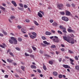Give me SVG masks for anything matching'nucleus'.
<instances>
[{
	"label": "nucleus",
	"instance_id": "7",
	"mask_svg": "<svg viewBox=\"0 0 79 79\" xmlns=\"http://www.w3.org/2000/svg\"><path fill=\"white\" fill-rule=\"evenodd\" d=\"M63 66L64 68H70V66H69L68 65L63 64Z\"/></svg>",
	"mask_w": 79,
	"mask_h": 79
},
{
	"label": "nucleus",
	"instance_id": "8",
	"mask_svg": "<svg viewBox=\"0 0 79 79\" xmlns=\"http://www.w3.org/2000/svg\"><path fill=\"white\" fill-rule=\"evenodd\" d=\"M52 25L53 26H54V27H56L58 25V24L56 22H54L52 23Z\"/></svg>",
	"mask_w": 79,
	"mask_h": 79
},
{
	"label": "nucleus",
	"instance_id": "36",
	"mask_svg": "<svg viewBox=\"0 0 79 79\" xmlns=\"http://www.w3.org/2000/svg\"><path fill=\"white\" fill-rule=\"evenodd\" d=\"M57 32L58 33H59V34H63V33H62V32L60 30H58L57 31Z\"/></svg>",
	"mask_w": 79,
	"mask_h": 79
},
{
	"label": "nucleus",
	"instance_id": "39",
	"mask_svg": "<svg viewBox=\"0 0 79 79\" xmlns=\"http://www.w3.org/2000/svg\"><path fill=\"white\" fill-rule=\"evenodd\" d=\"M66 6L68 7H70V6H71V5H70L69 3H67L66 4Z\"/></svg>",
	"mask_w": 79,
	"mask_h": 79
},
{
	"label": "nucleus",
	"instance_id": "63",
	"mask_svg": "<svg viewBox=\"0 0 79 79\" xmlns=\"http://www.w3.org/2000/svg\"><path fill=\"white\" fill-rule=\"evenodd\" d=\"M62 51V52H64V48H62V49H60Z\"/></svg>",
	"mask_w": 79,
	"mask_h": 79
},
{
	"label": "nucleus",
	"instance_id": "43",
	"mask_svg": "<svg viewBox=\"0 0 79 79\" xmlns=\"http://www.w3.org/2000/svg\"><path fill=\"white\" fill-rule=\"evenodd\" d=\"M17 27L19 29H20L21 28H22V27L21 26H19V25H18L17 26Z\"/></svg>",
	"mask_w": 79,
	"mask_h": 79
},
{
	"label": "nucleus",
	"instance_id": "16",
	"mask_svg": "<svg viewBox=\"0 0 79 79\" xmlns=\"http://www.w3.org/2000/svg\"><path fill=\"white\" fill-rule=\"evenodd\" d=\"M43 43L45 44H46V45H50V43L47 42L46 41H43Z\"/></svg>",
	"mask_w": 79,
	"mask_h": 79
},
{
	"label": "nucleus",
	"instance_id": "21",
	"mask_svg": "<svg viewBox=\"0 0 79 79\" xmlns=\"http://www.w3.org/2000/svg\"><path fill=\"white\" fill-rule=\"evenodd\" d=\"M70 42V43L72 44H74V40L73 39H72Z\"/></svg>",
	"mask_w": 79,
	"mask_h": 79
},
{
	"label": "nucleus",
	"instance_id": "37",
	"mask_svg": "<svg viewBox=\"0 0 79 79\" xmlns=\"http://www.w3.org/2000/svg\"><path fill=\"white\" fill-rule=\"evenodd\" d=\"M9 42H10V44H13V40H10Z\"/></svg>",
	"mask_w": 79,
	"mask_h": 79
},
{
	"label": "nucleus",
	"instance_id": "6",
	"mask_svg": "<svg viewBox=\"0 0 79 79\" xmlns=\"http://www.w3.org/2000/svg\"><path fill=\"white\" fill-rule=\"evenodd\" d=\"M2 45H0V47H2V48H5V47H6V44H5L4 43H2Z\"/></svg>",
	"mask_w": 79,
	"mask_h": 79
},
{
	"label": "nucleus",
	"instance_id": "64",
	"mask_svg": "<svg viewBox=\"0 0 79 79\" xmlns=\"http://www.w3.org/2000/svg\"><path fill=\"white\" fill-rule=\"evenodd\" d=\"M2 6H6V4L5 3H2Z\"/></svg>",
	"mask_w": 79,
	"mask_h": 79
},
{
	"label": "nucleus",
	"instance_id": "13",
	"mask_svg": "<svg viewBox=\"0 0 79 79\" xmlns=\"http://www.w3.org/2000/svg\"><path fill=\"white\" fill-rule=\"evenodd\" d=\"M46 35H50L52 34V33L49 31H46L45 33Z\"/></svg>",
	"mask_w": 79,
	"mask_h": 79
},
{
	"label": "nucleus",
	"instance_id": "54",
	"mask_svg": "<svg viewBox=\"0 0 79 79\" xmlns=\"http://www.w3.org/2000/svg\"><path fill=\"white\" fill-rule=\"evenodd\" d=\"M25 56H29V54H28L26 53H25Z\"/></svg>",
	"mask_w": 79,
	"mask_h": 79
},
{
	"label": "nucleus",
	"instance_id": "12",
	"mask_svg": "<svg viewBox=\"0 0 79 79\" xmlns=\"http://www.w3.org/2000/svg\"><path fill=\"white\" fill-rule=\"evenodd\" d=\"M0 9H1V10H2V11H5V10H6V9H5V8L1 6H0Z\"/></svg>",
	"mask_w": 79,
	"mask_h": 79
},
{
	"label": "nucleus",
	"instance_id": "52",
	"mask_svg": "<svg viewBox=\"0 0 79 79\" xmlns=\"http://www.w3.org/2000/svg\"><path fill=\"white\" fill-rule=\"evenodd\" d=\"M11 51V49H8V50H7V53H8L10 51Z\"/></svg>",
	"mask_w": 79,
	"mask_h": 79
},
{
	"label": "nucleus",
	"instance_id": "51",
	"mask_svg": "<svg viewBox=\"0 0 79 79\" xmlns=\"http://www.w3.org/2000/svg\"><path fill=\"white\" fill-rule=\"evenodd\" d=\"M15 49L17 50H18L19 51H20V49H19V48L18 47H17L15 48Z\"/></svg>",
	"mask_w": 79,
	"mask_h": 79
},
{
	"label": "nucleus",
	"instance_id": "46",
	"mask_svg": "<svg viewBox=\"0 0 79 79\" xmlns=\"http://www.w3.org/2000/svg\"><path fill=\"white\" fill-rule=\"evenodd\" d=\"M71 5L73 6V7H75V6H76V5L74 3H72L71 4Z\"/></svg>",
	"mask_w": 79,
	"mask_h": 79
},
{
	"label": "nucleus",
	"instance_id": "44",
	"mask_svg": "<svg viewBox=\"0 0 79 79\" xmlns=\"http://www.w3.org/2000/svg\"><path fill=\"white\" fill-rule=\"evenodd\" d=\"M25 21L26 22V23H29L30 21L28 19H26L25 20Z\"/></svg>",
	"mask_w": 79,
	"mask_h": 79
},
{
	"label": "nucleus",
	"instance_id": "29",
	"mask_svg": "<svg viewBox=\"0 0 79 79\" xmlns=\"http://www.w3.org/2000/svg\"><path fill=\"white\" fill-rule=\"evenodd\" d=\"M75 69L77 70H79V66L77 65L75 66Z\"/></svg>",
	"mask_w": 79,
	"mask_h": 79
},
{
	"label": "nucleus",
	"instance_id": "17",
	"mask_svg": "<svg viewBox=\"0 0 79 79\" xmlns=\"http://www.w3.org/2000/svg\"><path fill=\"white\" fill-rule=\"evenodd\" d=\"M7 61L8 62H9V63H11L12 62H13V60L10 59H7Z\"/></svg>",
	"mask_w": 79,
	"mask_h": 79
},
{
	"label": "nucleus",
	"instance_id": "25",
	"mask_svg": "<svg viewBox=\"0 0 79 79\" xmlns=\"http://www.w3.org/2000/svg\"><path fill=\"white\" fill-rule=\"evenodd\" d=\"M30 37H31V39H35V38H36V36H34L33 35H31L30 36Z\"/></svg>",
	"mask_w": 79,
	"mask_h": 79
},
{
	"label": "nucleus",
	"instance_id": "38",
	"mask_svg": "<svg viewBox=\"0 0 79 79\" xmlns=\"http://www.w3.org/2000/svg\"><path fill=\"white\" fill-rule=\"evenodd\" d=\"M59 78H60V79H61V78H62V77H63V75H62L61 74H60L59 75Z\"/></svg>",
	"mask_w": 79,
	"mask_h": 79
},
{
	"label": "nucleus",
	"instance_id": "33",
	"mask_svg": "<svg viewBox=\"0 0 79 79\" xmlns=\"http://www.w3.org/2000/svg\"><path fill=\"white\" fill-rule=\"evenodd\" d=\"M14 44H18V41H17V40H15L14 41Z\"/></svg>",
	"mask_w": 79,
	"mask_h": 79
},
{
	"label": "nucleus",
	"instance_id": "61",
	"mask_svg": "<svg viewBox=\"0 0 79 79\" xmlns=\"http://www.w3.org/2000/svg\"><path fill=\"white\" fill-rule=\"evenodd\" d=\"M24 8H27V7H28L27 6V5H24Z\"/></svg>",
	"mask_w": 79,
	"mask_h": 79
},
{
	"label": "nucleus",
	"instance_id": "28",
	"mask_svg": "<svg viewBox=\"0 0 79 79\" xmlns=\"http://www.w3.org/2000/svg\"><path fill=\"white\" fill-rule=\"evenodd\" d=\"M63 38L64 39V40H65V41H67V40L68 39V37H67L66 36H63Z\"/></svg>",
	"mask_w": 79,
	"mask_h": 79
},
{
	"label": "nucleus",
	"instance_id": "27",
	"mask_svg": "<svg viewBox=\"0 0 79 79\" xmlns=\"http://www.w3.org/2000/svg\"><path fill=\"white\" fill-rule=\"evenodd\" d=\"M32 35H34V36H35V37H36V36H37V33H36L35 32H33L31 33Z\"/></svg>",
	"mask_w": 79,
	"mask_h": 79
},
{
	"label": "nucleus",
	"instance_id": "57",
	"mask_svg": "<svg viewBox=\"0 0 79 79\" xmlns=\"http://www.w3.org/2000/svg\"><path fill=\"white\" fill-rule=\"evenodd\" d=\"M32 48H33V49L34 50H36V48H35V47H34L32 46Z\"/></svg>",
	"mask_w": 79,
	"mask_h": 79
},
{
	"label": "nucleus",
	"instance_id": "59",
	"mask_svg": "<svg viewBox=\"0 0 79 79\" xmlns=\"http://www.w3.org/2000/svg\"><path fill=\"white\" fill-rule=\"evenodd\" d=\"M75 58L76 60H78V57H77V56H75Z\"/></svg>",
	"mask_w": 79,
	"mask_h": 79
},
{
	"label": "nucleus",
	"instance_id": "15",
	"mask_svg": "<svg viewBox=\"0 0 79 79\" xmlns=\"http://www.w3.org/2000/svg\"><path fill=\"white\" fill-rule=\"evenodd\" d=\"M10 39L11 40H12L14 41L17 40V38L14 37H11Z\"/></svg>",
	"mask_w": 79,
	"mask_h": 79
},
{
	"label": "nucleus",
	"instance_id": "2",
	"mask_svg": "<svg viewBox=\"0 0 79 79\" xmlns=\"http://www.w3.org/2000/svg\"><path fill=\"white\" fill-rule=\"evenodd\" d=\"M61 19L63 21H69V19L66 17H62Z\"/></svg>",
	"mask_w": 79,
	"mask_h": 79
},
{
	"label": "nucleus",
	"instance_id": "26",
	"mask_svg": "<svg viewBox=\"0 0 79 79\" xmlns=\"http://www.w3.org/2000/svg\"><path fill=\"white\" fill-rule=\"evenodd\" d=\"M51 47L52 48H56V46L55 45L52 44L51 45Z\"/></svg>",
	"mask_w": 79,
	"mask_h": 79
},
{
	"label": "nucleus",
	"instance_id": "60",
	"mask_svg": "<svg viewBox=\"0 0 79 79\" xmlns=\"http://www.w3.org/2000/svg\"><path fill=\"white\" fill-rule=\"evenodd\" d=\"M39 12L40 13H42V15H44V12L40 10L39 11Z\"/></svg>",
	"mask_w": 79,
	"mask_h": 79
},
{
	"label": "nucleus",
	"instance_id": "34",
	"mask_svg": "<svg viewBox=\"0 0 79 79\" xmlns=\"http://www.w3.org/2000/svg\"><path fill=\"white\" fill-rule=\"evenodd\" d=\"M10 19H15V17L13 16H12L11 17H10Z\"/></svg>",
	"mask_w": 79,
	"mask_h": 79
},
{
	"label": "nucleus",
	"instance_id": "42",
	"mask_svg": "<svg viewBox=\"0 0 79 79\" xmlns=\"http://www.w3.org/2000/svg\"><path fill=\"white\" fill-rule=\"evenodd\" d=\"M69 52L70 53H74V52H73V51H71L70 50H69Z\"/></svg>",
	"mask_w": 79,
	"mask_h": 79
},
{
	"label": "nucleus",
	"instance_id": "48",
	"mask_svg": "<svg viewBox=\"0 0 79 79\" xmlns=\"http://www.w3.org/2000/svg\"><path fill=\"white\" fill-rule=\"evenodd\" d=\"M30 57H31V58H34V55H32L31 54L30 55Z\"/></svg>",
	"mask_w": 79,
	"mask_h": 79
},
{
	"label": "nucleus",
	"instance_id": "24",
	"mask_svg": "<svg viewBox=\"0 0 79 79\" xmlns=\"http://www.w3.org/2000/svg\"><path fill=\"white\" fill-rule=\"evenodd\" d=\"M53 74L54 76H56L58 75V73L56 72H53Z\"/></svg>",
	"mask_w": 79,
	"mask_h": 79
},
{
	"label": "nucleus",
	"instance_id": "62",
	"mask_svg": "<svg viewBox=\"0 0 79 79\" xmlns=\"http://www.w3.org/2000/svg\"><path fill=\"white\" fill-rule=\"evenodd\" d=\"M50 22L51 23H53V20L52 19L50 20Z\"/></svg>",
	"mask_w": 79,
	"mask_h": 79
},
{
	"label": "nucleus",
	"instance_id": "10",
	"mask_svg": "<svg viewBox=\"0 0 79 79\" xmlns=\"http://www.w3.org/2000/svg\"><path fill=\"white\" fill-rule=\"evenodd\" d=\"M59 28L60 29H62V30H65L66 29V28L61 25H60L59 26Z\"/></svg>",
	"mask_w": 79,
	"mask_h": 79
},
{
	"label": "nucleus",
	"instance_id": "31",
	"mask_svg": "<svg viewBox=\"0 0 79 79\" xmlns=\"http://www.w3.org/2000/svg\"><path fill=\"white\" fill-rule=\"evenodd\" d=\"M21 31H22V32L23 33H24V34H26V32H25V30H24V29H21Z\"/></svg>",
	"mask_w": 79,
	"mask_h": 79
},
{
	"label": "nucleus",
	"instance_id": "47",
	"mask_svg": "<svg viewBox=\"0 0 79 79\" xmlns=\"http://www.w3.org/2000/svg\"><path fill=\"white\" fill-rule=\"evenodd\" d=\"M18 8L19 10H21V11H23L24 10V9L21 8H20L19 7H18Z\"/></svg>",
	"mask_w": 79,
	"mask_h": 79
},
{
	"label": "nucleus",
	"instance_id": "32",
	"mask_svg": "<svg viewBox=\"0 0 79 79\" xmlns=\"http://www.w3.org/2000/svg\"><path fill=\"white\" fill-rule=\"evenodd\" d=\"M9 53L10 55L12 56H14V54H13V52H9Z\"/></svg>",
	"mask_w": 79,
	"mask_h": 79
},
{
	"label": "nucleus",
	"instance_id": "40",
	"mask_svg": "<svg viewBox=\"0 0 79 79\" xmlns=\"http://www.w3.org/2000/svg\"><path fill=\"white\" fill-rule=\"evenodd\" d=\"M28 52H29L30 53H32V50L31 49H29Z\"/></svg>",
	"mask_w": 79,
	"mask_h": 79
},
{
	"label": "nucleus",
	"instance_id": "1",
	"mask_svg": "<svg viewBox=\"0 0 79 79\" xmlns=\"http://www.w3.org/2000/svg\"><path fill=\"white\" fill-rule=\"evenodd\" d=\"M54 37V38L52 40H53V42L55 43H58L59 42L58 37L56 36H55Z\"/></svg>",
	"mask_w": 79,
	"mask_h": 79
},
{
	"label": "nucleus",
	"instance_id": "56",
	"mask_svg": "<svg viewBox=\"0 0 79 79\" xmlns=\"http://www.w3.org/2000/svg\"><path fill=\"white\" fill-rule=\"evenodd\" d=\"M42 39H43V40H45V39H46V38H45V36L42 37Z\"/></svg>",
	"mask_w": 79,
	"mask_h": 79
},
{
	"label": "nucleus",
	"instance_id": "9",
	"mask_svg": "<svg viewBox=\"0 0 79 79\" xmlns=\"http://www.w3.org/2000/svg\"><path fill=\"white\" fill-rule=\"evenodd\" d=\"M11 3L13 4L14 6H17V4H16V3L14 1H11Z\"/></svg>",
	"mask_w": 79,
	"mask_h": 79
},
{
	"label": "nucleus",
	"instance_id": "18",
	"mask_svg": "<svg viewBox=\"0 0 79 79\" xmlns=\"http://www.w3.org/2000/svg\"><path fill=\"white\" fill-rule=\"evenodd\" d=\"M21 69L23 70V71H24L25 69V67L23 66H21L20 67Z\"/></svg>",
	"mask_w": 79,
	"mask_h": 79
},
{
	"label": "nucleus",
	"instance_id": "41",
	"mask_svg": "<svg viewBox=\"0 0 79 79\" xmlns=\"http://www.w3.org/2000/svg\"><path fill=\"white\" fill-rule=\"evenodd\" d=\"M49 64H53V61H49Z\"/></svg>",
	"mask_w": 79,
	"mask_h": 79
},
{
	"label": "nucleus",
	"instance_id": "49",
	"mask_svg": "<svg viewBox=\"0 0 79 79\" xmlns=\"http://www.w3.org/2000/svg\"><path fill=\"white\" fill-rule=\"evenodd\" d=\"M19 5L21 7H23V4L20 3L19 4Z\"/></svg>",
	"mask_w": 79,
	"mask_h": 79
},
{
	"label": "nucleus",
	"instance_id": "22",
	"mask_svg": "<svg viewBox=\"0 0 79 79\" xmlns=\"http://www.w3.org/2000/svg\"><path fill=\"white\" fill-rule=\"evenodd\" d=\"M59 13L61 15H65V13L64 11L60 12Z\"/></svg>",
	"mask_w": 79,
	"mask_h": 79
},
{
	"label": "nucleus",
	"instance_id": "30",
	"mask_svg": "<svg viewBox=\"0 0 79 79\" xmlns=\"http://www.w3.org/2000/svg\"><path fill=\"white\" fill-rule=\"evenodd\" d=\"M34 23L36 26H39V23L35 21H34Z\"/></svg>",
	"mask_w": 79,
	"mask_h": 79
},
{
	"label": "nucleus",
	"instance_id": "45",
	"mask_svg": "<svg viewBox=\"0 0 79 79\" xmlns=\"http://www.w3.org/2000/svg\"><path fill=\"white\" fill-rule=\"evenodd\" d=\"M37 71L38 73H41V71L39 69H37Z\"/></svg>",
	"mask_w": 79,
	"mask_h": 79
},
{
	"label": "nucleus",
	"instance_id": "14",
	"mask_svg": "<svg viewBox=\"0 0 79 79\" xmlns=\"http://www.w3.org/2000/svg\"><path fill=\"white\" fill-rule=\"evenodd\" d=\"M38 15L39 17H40V18H42V15L40 12H38Z\"/></svg>",
	"mask_w": 79,
	"mask_h": 79
},
{
	"label": "nucleus",
	"instance_id": "35",
	"mask_svg": "<svg viewBox=\"0 0 79 79\" xmlns=\"http://www.w3.org/2000/svg\"><path fill=\"white\" fill-rule=\"evenodd\" d=\"M2 33L4 34V35H7V33L4 30H3Z\"/></svg>",
	"mask_w": 79,
	"mask_h": 79
},
{
	"label": "nucleus",
	"instance_id": "4",
	"mask_svg": "<svg viewBox=\"0 0 79 79\" xmlns=\"http://www.w3.org/2000/svg\"><path fill=\"white\" fill-rule=\"evenodd\" d=\"M63 5L62 4H61L58 5L57 6V7L60 10H61V9L63 8Z\"/></svg>",
	"mask_w": 79,
	"mask_h": 79
},
{
	"label": "nucleus",
	"instance_id": "20",
	"mask_svg": "<svg viewBox=\"0 0 79 79\" xmlns=\"http://www.w3.org/2000/svg\"><path fill=\"white\" fill-rule=\"evenodd\" d=\"M31 68L33 69H36V68H37V67L35 66L34 65H31Z\"/></svg>",
	"mask_w": 79,
	"mask_h": 79
},
{
	"label": "nucleus",
	"instance_id": "58",
	"mask_svg": "<svg viewBox=\"0 0 79 79\" xmlns=\"http://www.w3.org/2000/svg\"><path fill=\"white\" fill-rule=\"evenodd\" d=\"M58 60L60 62H61V60H62V58H60L59 60V59H58Z\"/></svg>",
	"mask_w": 79,
	"mask_h": 79
},
{
	"label": "nucleus",
	"instance_id": "11",
	"mask_svg": "<svg viewBox=\"0 0 79 79\" xmlns=\"http://www.w3.org/2000/svg\"><path fill=\"white\" fill-rule=\"evenodd\" d=\"M68 31L69 32H74V31L71 29H68Z\"/></svg>",
	"mask_w": 79,
	"mask_h": 79
},
{
	"label": "nucleus",
	"instance_id": "53",
	"mask_svg": "<svg viewBox=\"0 0 79 79\" xmlns=\"http://www.w3.org/2000/svg\"><path fill=\"white\" fill-rule=\"evenodd\" d=\"M63 30V32H64V33H67V32L66 31V28H65V30Z\"/></svg>",
	"mask_w": 79,
	"mask_h": 79
},
{
	"label": "nucleus",
	"instance_id": "3",
	"mask_svg": "<svg viewBox=\"0 0 79 79\" xmlns=\"http://www.w3.org/2000/svg\"><path fill=\"white\" fill-rule=\"evenodd\" d=\"M65 15L67 16H71V13L69 11L66 10L65 12Z\"/></svg>",
	"mask_w": 79,
	"mask_h": 79
},
{
	"label": "nucleus",
	"instance_id": "19",
	"mask_svg": "<svg viewBox=\"0 0 79 79\" xmlns=\"http://www.w3.org/2000/svg\"><path fill=\"white\" fill-rule=\"evenodd\" d=\"M43 68L44 70H47V68H46V66L45 65V64H44L43 63Z\"/></svg>",
	"mask_w": 79,
	"mask_h": 79
},
{
	"label": "nucleus",
	"instance_id": "50",
	"mask_svg": "<svg viewBox=\"0 0 79 79\" xmlns=\"http://www.w3.org/2000/svg\"><path fill=\"white\" fill-rule=\"evenodd\" d=\"M45 56H47L48 57H49V58H51V56H49V55H48L46 54L45 55Z\"/></svg>",
	"mask_w": 79,
	"mask_h": 79
},
{
	"label": "nucleus",
	"instance_id": "5",
	"mask_svg": "<svg viewBox=\"0 0 79 79\" xmlns=\"http://www.w3.org/2000/svg\"><path fill=\"white\" fill-rule=\"evenodd\" d=\"M72 39V38L70 37H67V41L68 42H69V43L70 44L71 43V40Z\"/></svg>",
	"mask_w": 79,
	"mask_h": 79
},
{
	"label": "nucleus",
	"instance_id": "55",
	"mask_svg": "<svg viewBox=\"0 0 79 79\" xmlns=\"http://www.w3.org/2000/svg\"><path fill=\"white\" fill-rule=\"evenodd\" d=\"M70 61L71 62H74V60L72 59L71 58L70 59Z\"/></svg>",
	"mask_w": 79,
	"mask_h": 79
},
{
	"label": "nucleus",
	"instance_id": "23",
	"mask_svg": "<svg viewBox=\"0 0 79 79\" xmlns=\"http://www.w3.org/2000/svg\"><path fill=\"white\" fill-rule=\"evenodd\" d=\"M18 40L19 41V42H22L23 39H22V38H21V37H19L18 39Z\"/></svg>",
	"mask_w": 79,
	"mask_h": 79
}]
</instances>
